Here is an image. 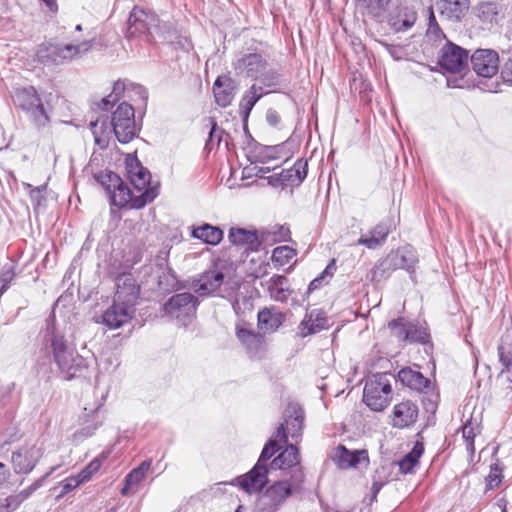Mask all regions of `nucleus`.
Listing matches in <instances>:
<instances>
[{"label": "nucleus", "instance_id": "obj_46", "mask_svg": "<svg viewBox=\"0 0 512 512\" xmlns=\"http://www.w3.org/2000/svg\"><path fill=\"white\" fill-rule=\"evenodd\" d=\"M389 328L392 331V334L400 341L407 340V333L409 324L404 323L402 318L393 320L389 323Z\"/></svg>", "mask_w": 512, "mask_h": 512}, {"label": "nucleus", "instance_id": "obj_30", "mask_svg": "<svg viewBox=\"0 0 512 512\" xmlns=\"http://www.w3.org/2000/svg\"><path fill=\"white\" fill-rule=\"evenodd\" d=\"M334 460L341 469L356 467L362 461H367V453L364 450L350 451L344 446H338Z\"/></svg>", "mask_w": 512, "mask_h": 512}, {"label": "nucleus", "instance_id": "obj_11", "mask_svg": "<svg viewBox=\"0 0 512 512\" xmlns=\"http://www.w3.org/2000/svg\"><path fill=\"white\" fill-rule=\"evenodd\" d=\"M468 51L462 47L447 42L440 50L439 65L450 73H460L468 63Z\"/></svg>", "mask_w": 512, "mask_h": 512}, {"label": "nucleus", "instance_id": "obj_12", "mask_svg": "<svg viewBox=\"0 0 512 512\" xmlns=\"http://www.w3.org/2000/svg\"><path fill=\"white\" fill-rule=\"evenodd\" d=\"M473 70L477 75L491 78L498 72L499 56L491 49H479L471 56Z\"/></svg>", "mask_w": 512, "mask_h": 512}, {"label": "nucleus", "instance_id": "obj_23", "mask_svg": "<svg viewBox=\"0 0 512 512\" xmlns=\"http://www.w3.org/2000/svg\"><path fill=\"white\" fill-rule=\"evenodd\" d=\"M326 328H328V320L325 313L322 310L314 309L307 312L304 319L300 322L298 334L304 338Z\"/></svg>", "mask_w": 512, "mask_h": 512}, {"label": "nucleus", "instance_id": "obj_45", "mask_svg": "<svg viewBox=\"0 0 512 512\" xmlns=\"http://www.w3.org/2000/svg\"><path fill=\"white\" fill-rule=\"evenodd\" d=\"M102 423H103V418L101 420L94 421L91 424L85 425L84 427H82L81 429H79L73 433V435H72L73 441L76 443H80L83 440L91 437L92 435H94L96 430L102 425Z\"/></svg>", "mask_w": 512, "mask_h": 512}, {"label": "nucleus", "instance_id": "obj_17", "mask_svg": "<svg viewBox=\"0 0 512 512\" xmlns=\"http://www.w3.org/2000/svg\"><path fill=\"white\" fill-rule=\"evenodd\" d=\"M396 224L393 219L386 218L378 223L368 234L362 235L357 243L368 249H376L382 246L388 235L395 229Z\"/></svg>", "mask_w": 512, "mask_h": 512}, {"label": "nucleus", "instance_id": "obj_6", "mask_svg": "<svg viewBox=\"0 0 512 512\" xmlns=\"http://www.w3.org/2000/svg\"><path fill=\"white\" fill-rule=\"evenodd\" d=\"M13 102L16 107L26 113L36 127L42 128L49 124V111L34 87L16 89Z\"/></svg>", "mask_w": 512, "mask_h": 512}, {"label": "nucleus", "instance_id": "obj_49", "mask_svg": "<svg viewBox=\"0 0 512 512\" xmlns=\"http://www.w3.org/2000/svg\"><path fill=\"white\" fill-rule=\"evenodd\" d=\"M257 79L266 87H275L280 83V75L267 67Z\"/></svg>", "mask_w": 512, "mask_h": 512}, {"label": "nucleus", "instance_id": "obj_48", "mask_svg": "<svg viewBox=\"0 0 512 512\" xmlns=\"http://www.w3.org/2000/svg\"><path fill=\"white\" fill-rule=\"evenodd\" d=\"M222 133L223 131L218 128L217 123L214 121V119H211V129L209 132V137L206 142L205 148L208 150H212L215 145L218 146L221 142Z\"/></svg>", "mask_w": 512, "mask_h": 512}, {"label": "nucleus", "instance_id": "obj_39", "mask_svg": "<svg viewBox=\"0 0 512 512\" xmlns=\"http://www.w3.org/2000/svg\"><path fill=\"white\" fill-rule=\"evenodd\" d=\"M267 92L263 90L262 86L252 85L249 90H247L240 102V109L243 113L248 115L253 109L254 105L257 101L265 95Z\"/></svg>", "mask_w": 512, "mask_h": 512}, {"label": "nucleus", "instance_id": "obj_18", "mask_svg": "<svg viewBox=\"0 0 512 512\" xmlns=\"http://www.w3.org/2000/svg\"><path fill=\"white\" fill-rule=\"evenodd\" d=\"M224 282V273L217 266L203 272L196 280L193 281V287L200 295H210L214 293Z\"/></svg>", "mask_w": 512, "mask_h": 512}, {"label": "nucleus", "instance_id": "obj_25", "mask_svg": "<svg viewBox=\"0 0 512 512\" xmlns=\"http://www.w3.org/2000/svg\"><path fill=\"white\" fill-rule=\"evenodd\" d=\"M418 407L412 401L406 400L397 405L393 409V426L405 428L417 420Z\"/></svg>", "mask_w": 512, "mask_h": 512}, {"label": "nucleus", "instance_id": "obj_31", "mask_svg": "<svg viewBox=\"0 0 512 512\" xmlns=\"http://www.w3.org/2000/svg\"><path fill=\"white\" fill-rule=\"evenodd\" d=\"M300 464V455L297 447L293 444L288 445L276 458L271 462L272 469H288Z\"/></svg>", "mask_w": 512, "mask_h": 512}, {"label": "nucleus", "instance_id": "obj_16", "mask_svg": "<svg viewBox=\"0 0 512 512\" xmlns=\"http://www.w3.org/2000/svg\"><path fill=\"white\" fill-rule=\"evenodd\" d=\"M417 262L415 251L407 246L390 253L385 260L380 262V266H385L391 270L405 269L413 273Z\"/></svg>", "mask_w": 512, "mask_h": 512}, {"label": "nucleus", "instance_id": "obj_24", "mask_svg": "<svg viewBox=\"0 0 512 512\" xmlns=\"http://www.w3.org/2000/svg\"><path fill=\"white\" fill-rule=\"evenodd\" d=\"M285 432L287 437L290 436L296 443L302 435L304 412L296 404H291L285 411Z\"/></svg>", "mask_w": 512, "mask_h": 512}, {"label": "nucleus", "instance_id": "obj_60", "mask_svg": "<svg viewBox=\"0 0 512 512\" xmlns=\"http://www.w3.org/2000/svg\"><path fill=\"white\" fill-rule=\"evenodd\" d=\"M119 100L120 99H117L114 95L109 94L102 99L100 107L103 110H109Z\"/></svg>", "mask_w": 512, "mask_h": 512}, {"label": "nucleus", "instance_id": "obj_21", "mask_svg": "<svg viewBox=\"0 0 512 512\" xmlns=\"http://www.w3.org/2000/svg\"><path fill=\"white\" fill-rule=\"evenodd\" d=\"M266 67L267 62L257 53L244 55L234 63V68L238 74L254 79L260 77Z\"/></svg>", "mask_w": 512, "mask_h": 512}, {"label": "nucleus", "instance_id": "obj_33", "mask_svg": "<svg viewBox=\"0 0 512 512\" xmlns=\"http://www.w3.org/2000/svg\"><path fill=\"white\" fill-rule=\"evenodd\" d=\"M213 93L218 105L226 107L234 98L231 80L227 77H218L213 85Z\"/></svg>", "mask_w": 512, "mask_h": 512}, {"label": "nucleus", "instance_id": "obj_15", "mask_svg": "<svg viewBox=\"0 0 512 512\" xmlns=\"http://www.w3.org/2000/svg\"><path fill=\"white\" fill-rule=\"evenodd\" d=\"M126 170L131 184L134 187L135 192L138 194L149 189L151 174L142 166L140 161L132 155H128L125 160Z\"/></svg>", "mask_w": 512, "mask_h": 512}, {"label": "nucleus", "instance_id": "obj_26", "mask_svg": "<svg viewBox=\"0 0 512 512\" xmlns=\"http://www.w3.org/2000/svg\"><path fill=\"white\" fill-rule=\"evenodd\" d=\"M229 241L246 251H256L260 245L257 232L244 228H231L228 234Z\"/></svg>", "mask_w": 512, "mask_h": 512}, {"label": "nucleus", "instance_id": "obj_32", "mask_svg": "<svg viewBox=\"0 0 512 512\" xmlns=\"http://www.w3.org/2000/svg\"><path fill=\"white\" fill-rule=\"evenodd\" d=\"M398 378L405 386L417 391H423L430 384V381L421 372L411 368L401 369Z\"/></svg>", "mask_w": 512, "mask_h": 512}, {"label": "nucleus", "instance_id": "obj_38", "mask_svg": "<svg viewBox=\"0 0 512 512\" xmlns=\"http://www.w3.org/2000/svg\"><path fill=\"white\" fill-rule=\"evenodd\" d=\"M359 7L372 18H380L387 10L391 0H356Z\"/></svg>", "mask_w": 512, "mask_h": 512}, {"label": "nucleus", "instance_id": "obj_55", "mask_svg": "<svg viewBox=\"0 0 512 512\" xmlns=\"http://www.w3.org/2000/svg\"><path fill=\"white\" fill-rule=\"evenodd\" d=\"M27 187L30 188V197L33 202H35L37 205L40 204L42 199V192L46 189L45 185L35 187L33 188L32 185L27 184Z\"/></svg>", "mask_w": 512, "mask_h": 512}, {"label": "nucleus", "instance_id": "obj_13", "mask_svg": "<svg viewBox=\"0 0 512 512\" xmlns=\"http://www.w3.org/2000/svg\"><path fill=\"white\" fill-rule=\"evenodd\" d=\"M42 456V449L36 443L26 444L12 454L15 472L30 473Z\"/></svg>", "mask_w": 512, "mask_h": 512}, {"label": "nucleus", "instance_id": "obj_54", "mask_svg": "<svg viewBox=\"0 0 512 512\" xmlns=\"http://www.w3.org/2000/svg\"><path fill=\"white\" fill-rule=\"evenodd\" d=\"M486 480L488 488L492 489L498 486L501 482L500 470L498 468H492Z\"/></svg>", "mask_w": 512, "mask_h": 512}, {"label": "nucleus", "instance_id": "obj_5", "mask_svg": "<svg viewBox=\"0 0 512 512\" xmlns=\"http://www.w3.org/2000/svg\"><path fill=\"white\" fill-rule=\"evenodd\" d=\"M170 32L171 26L166 23L161 25L153 12L135 7L129 15L126 31L129 38L145 37L147 41H151L155 36H160L166 40L169 39Z\"/></svg>", "mask_w": 512, "mask_h": 512}, {"label": "nucleus", "instance_id": "obj_41", "mask_svg": "<svg viewBox=\"0 0 512 512\" xmlns=\"http://www.w3.org/2000/svg\"><path fill=\"white\" fill-rule=\"evenodd\" d=\"M477 16L484 23H493L497 21L499 14L498 6L493 2L481 3L477 7Z\"/></svg>", "mask_w": 512, "mask_h": 512}, {"label": "nucleus", "instance_id": "obj_2", "mask_svg": "<svg viewBox=\"0 0 512 512\" xmlns=\"http://www.w3.org/2000/svg\"><path fill=\"white\" fill-rule=\"evenodd\" d=\"M287 442L284 425L280 424L273 436L265 444L255 466L236 481L247 493L259 492L268 482V468L266 462L279 450L280 443Z\"/></svg>", "mask_w": 512, "mask_h": 512}, {"label": "nucleus", "instance_id": "obj_58", "mask_svg": "<svg viewBox=\"0 0 512 512\" xmlns=\"http://www.w3.org/2000/svg\"><path fill=\"white\" fill-rule=\"evenodd\" d=\"M18 494L10 496L6 499V504H1L0 507H6V510L10 512L9 509L15 510L22 502H18Z\"/></svg>", "mask_w": 512, "mask_h": 512}, {"label": "nucleus", "instance_id": "obj_63", "mask_svg": "<svg viewBox=\"0 0 512 512\" xmlns=\"http://www.w3.org/2000/svg\"><path fill=\"white\" fill-rule=\"evenodd\" d=\"M43 2H45V4L47 5V7L51 10V11H56L57 10V4L55 2V0H42Z\"/></svg>", "mask_w": 512, "mask_h": 512}, {"label": "nucleus", "instance_id": "obj_42", "mask_svg": "<svg viewBox=\"0 0 512 512\" xmlns=\"http://www.w3.org/2000/svg\"><path fill=\"white\" fill-rule=\"evenodd\" d=\"M151 467V460L143 461L138 467L131 470L125 477L128 485L135 486L139 484L145 477Z\"/></svg>", "mask_w": 512, "mask_h": 512}, {"label": "nucleus", "instance_id": "obj_51", "mask_svg": "<svg viewBox=\"0 0 512 512\" xmlns=\"http://www.w3.org/2000/svg\"><path fill=\"white\" fill-rule=\"evenodd\" d=\"M101 460L99 458L93 459L85 468L79 472V477L83 482L90 480L92 475L96 473L101 467Z\"/></svg>", "mask_w": 512, "mask_h": 512}, {"label": "nucleus", "instance_id": "obj_53", "mask_svg": "<svg viewBox=\"0 0 512 512\" xmlns=\"http://www.w3.org/2000/svg\"><path fill=\"white\" fill-rule=\"evenodd\" d=\"M260 162H267L276 159V148L275 147H262L258 155Z\"/></svg>", "mask_w": 512, "mask_h": 512}, {"label": "nucleus", "instance_id": "obj_10", "mask_svg": "<svg viewBox=\"0 0 512 512\" xmlns=\"http://www.w3.org/2000/svg\"><path fill=\"white\" fill-rule=\"evenodd\" d=\"M292 479L293 484L288 481H278L271 485L264 495V499L267 500L266 505L276 510L291 495L292 488L298 489L300 487V484L304 481V473L300 467L295 471Z\"/></svg>", "mask_w": 512, "mask_h": 512}, {"label": "nucleus", "instance_id": "obj_14", "mask_svg": "<svg viewBox=\"0 0 512 512\" xmlns=\"http://www.w3.org/2000/svg\"><path fill=\"white\" fill-rule=\"evenodd\" d=\"M134 314L135 308L114 299L113 304L103 313L102 323L109 329H117L128 323Z\"/></svg>", "mask_w": 512, "mask_h": 512}, {"label": "nucleus", "instance_id": "obj_28", "mask_svg": "<svg viewBox=\"0 0 512 512\" xmlns=\"http://www.w3.org/2000/svg\"><path fill=\"white\" fill-rule=\"evenodd\" d=\"M308 172V162L304 158L298 159L289 169L280 171L282 184L284 186H299L306 178Z\"/></svg>", "mask_w": 512, "mask_h": 512}, {"label": "nucleus", "instance_id": "obj_7", "mask_svg": "<svg viewBox=\"0 0 512 512\" xmlns=\"http://www.w3.org/2000/svg\"><path fill=\"white\" fill-rule=\"evenodd\" d=\"M391 383L388 374L377 373L366 381L363 400L374 411L384 410L391 399Z\"/></svg>", "mask_w": 512, "mask_h": 512}, {"label": "nucleus", "instance_id": "obj_37", "mask_svg": "<svg viewBox=\"0 0 512 512\" xmlns=\"http://www.w3.org/2000/svg\"><path fill=\"white\" fill-rule=\"evenodd\" d=\"M424 452L423 444L416 442L413 449L398 462L399 470L403 474L412 473L419 463V458Z\"/></svg>", "mask_w": 512, "mask_h": 512}, {"label": "nucleus", "instance_id": "obj_40", "mask_svg": "<svg viewBox=\"0 0 512 512\" xmlns=\"http://www.w3.org/2000/svg\"><path fill=\"white\" fill-rule=\"evenodd\" d=\"M499 360L503 365V369L500 373V376L503 377L506 375L507 381L509 382L508 387L512 385V353L510 350L506 349L504 344H501L498 347Z\"/></svg>", "mask_w": 512, "mask_h": 512}, {"label": "nucleus", "instance_id": "obj_62", "mask_svg": "<svg viewBox=\"0 0 512 512\" xmlns=\"http://www.w3.org/2000/svg\"><path fill=\"white\" fill-rule=\"evenodd\" d=\"M9 476V468L5 464L0 463V485L5 483L8 480Z\"/></svg>", "mask_w": 512, "mask_h": 512}, {"label": "nucleus", "instance_id": "obj_57", "mask_svg": "<svg viewBox=\"0 0 512 512\" xmlns=\"http://www.w3.org/2000/svg\"><path fill=\"white\" fill-rule=\"evenodd\" d=\"M502 78L505 82L512 83V58L510 57L504 64L501 71Z\"/></svg>", "mask_w": 512, "mask_h": 512}, {"label": "nucleus", "instance_id": "obj_3", "mask_svg": "<svg viewBox=\"0 0 512 512\" xmlns=\"http://www.w3.org/2000/svg\"><path fill=\"white\" fill-rule=\"evenodd\" d=\"M50 347L54 361L65 379L70 380L80 376L87 369L86 359L78 354L63 335L53 332Z\"/></svg>", "mask_w": 512, "mask_h": 512}, {"label": "nucleus", "instance_id": "obj_50", "mask_svg": "<svg viewBox=\"0 0 512 512\" xmlns=\"http://www.w3.org/2000/svg\"><path fill=\"white\" fill-rule=\"evenodd\" d=\"M428 338V334L426 331L413 324H409L408 333H407V340L409 342H426Z\"/></svg>", "mask_w": 512, "mask_h": 512}, {"label": "nucleus", "instance_id": "obj_47", "mask_svg": "<svg viewBox=\"0 0 512 512\" xmlns=\"http://www.w3.org/2000/svg\"><path fill=\"white\" fill-rule=\"evenodd\" d=\"M56 468V466L51 467L50 470L41 479L37 480L32 485L18 493V502H23L29 498L41 486L42 481L49 477L56 470Z\"/></svg>", "mask_w": 512, "mask_h": 512}, {"label": "nucleus", "instance_id": "obj_52", "mask_svg": "<svg viewBox=\"0 0 512 512\" xmlns=\"http://www.w3.org/2000/svg\"><path fill=\"white\" fill-rule=\"evenodd\" d=\"M81 483H83V481L81 480L79 475L74 476V477L66 478L62 482V492L63 493H68L71 490L75 489L77 486H79Z\"/></svg>", "mask_w": 512, "mask_h": 512}, {"label": "nucleus", "instance_id": "obj_22", "mask_svg": "<svg viewBox=\"0 0 512 512\" xmlns=\"http://www.w3.org/2000/svg\"><path fill=\"white\" fill-rule=\"evenodd\" d=\"M435 7L442 18L450 22H458L467 13L469 0H437Z\"/></svg>", "mask_w": 512, "mask_h": 512}, {"label": "nucleus", "instance_id": "obj_8", "mask_svg": "<svg viewBox=\"0 0 512 512\" xmlns=\"http://www.w3.org/2000/svg\"><path fill=\"white\" fill-rule=\"evenodd\" d=\"M198 304V298L192 293H177L165 302L163 310L166 316L185 326L195 316Z\"/></svg>", "mask_w": 512, "mask_h": 512}, {"label": "nucleus", "instance_id": "obj_43", "mask_svg": "<svg viewBox=\"0 0 512 512\" xmlns=\"http://www.w3.org/2000/svg\"><path fill=\"white\" fill-rule=\"evenodd\" d=\"M478 429V422L473 417L467 419L462 426L463 438L466 442L467 450L471 453L474 452V438L476 436L475 430Z\"/></svg>", "mask_w": 512, "mask_h": 512}, {"label": "nucleus", "instance_id": "obj_61", "mask_svg": "<svg viewBox=\"0 0 512 512\" xmlns=\"http://www.w3.org/2000/svg\"><path fill=\"white\" fill-rule=\"evenodd\" d=\"M268 183L274 187H279V186H284L282 184V178H281V173H274L273 175L269 176L268 178Z\"/></svg>", "mask_w": 512, "mask_h": 512}, {"label": "nucleus", "instance_id": "obj_1", "mask_svg": "<svg viewBox=\"0 0 512 512\" xmlns=\"http://www.w3.org/2000/svg\"><path fill=\"white\" fill-rule=\"evenodd\" d=\"M96 180L105 188L109 194L111 204L117 207L127 205L133 209H141L146 204L151 203L159 194V186L154 185L144 192L137 194L132 191L127 184L114 172H101L96 176Z\"/></svg>", "mask_w": 512, "mask_h": 512}, {"label": "nucleus", "instance_id": "obj_4", "mask_svg": "<svg viewBox=\"0 0 512 512\" xmlns=\"http://www.w3.org/2000/svg\"><path fill=\"white\" fill-rule=\"evenodd\" d=\"M93 46L94 39L67 44L42 43L37 48L36 57L45 65H59L82 58Z\"/></svg>", "mask_w": 512, "mask_h": 512}, {"label": "nucleus", "instance_id": "obj_59", "mask_svg": "<svg viewBox=\"0 0 512 512\" xmlns=\"http://www.w3.org/2000/svg\"><path fill=\"white\" fill-rule=\"evenodd\" d=\"M125 91V83L122 81H116L113 85V90L110 93L114 95L117 99H120Z\"/></svg>", "mask_w": 512, "mask_h": 512}, {"label": "nucleus", "instance_id": "obj_19", "mask_svg": "<svg viewBox=\"0 0 512 512\" xmlns=\"http://www.w3.org/2000/svg\"><path fill=\"white\" fill-rule=\"evenodd\" d=\"M116 293L114 299L135 308L139 297V286L131 274H122L116 278Z\"/></svg>", "mask_w": 512, "mask_h": 512}, {"label": "nucleus", "instance_id": "obj_29", "mask_svg": "<svg viewBox=\"0 0 512 512\" xmlns=\"http://www.w3.org/2000/svg\"><path fill=\"white\" fill-rule=\"evenodd\" d=\"M283 313L274 308H264L258 313V328L264 333L275 332L284 322Z\"/></svg>", "mask_w": 512, "mask_h": 512}, {"label": "nucleus", "instance_id": "obj_27", "mask_svg": "<svg viewBox=\"0 0 512 512\" xmlns=\"http://www.w3.org/2000/svg\"><path fill=\"white\" fill-rule=\"evenodd\" d=\"M417 20V13L407 6L399 7L394 14H391L388 23L396 32H403L410 29Z\"/></svg>", "mask_w": 512, "mask_h": 512}, {"label": "nucleus", "instance_id": "obj_44", "mask_svg": "<svg viewBox=\"0 0 512 512\" xmlns=\"http://www.w3.org/2000/svg\"><path fill=\"white\" fill-rule=\"evenodd\" d=\"M296 256V251L289 246H278L273 250L272 261L277 266L288 264Z\"/></svg>", "mask_w": 512, "mask_h": 512}, {"label": "nucleus", "instance_id": "obj_56", "mask_svg": "<svg viewBox=\"0 0 512 512\" xmlns=\"http://www.w3.org/2000/svg\"><path fill=\"white\" fill-rule=\"evenodd\" d=\"M266 121L272 127H278L281 122L279 113L274 109H268L266 112Z\"/></svg>", "mask_w": 512, "mask_h": 512}, {"label": "nucleus", "instance_id": "obj_35", "mask_svg": "<svg viewBox=\"0 0 512 512\" xmlns=\"http://www.w3.org/2000/svg\"><path fill=\"white\" fill-rule=\"evenodd\" d=\"M267 290L272 299L280 302L286 301L289 296L287 278L282 275H274L267 281Z\"/></svg>", "mask_w": 512, "mask_h": 512}, {"label": "nucleus", "instance_id": "obj_64", "mask_svg": "<svg viewBox=\"0 0 512 512\" xmlns=\"http://www.w3.org/2000/svg\"><path fill=\"white\" fill-rule=\"evenodd\" d=\"M135 89L137 90V93L143 98V100L147 99V91L142 86L137 85Z\"/></svg>", "mask_w": 512, "mask_h": 512}, {"label": "nucleus", "instance_id": "obj_34", "mask_svg": "<svg viewBox=\"0 0 512 512\" xmlns=\"http://www.w3.org/2000/svg\"><path fill=\"white\" fill-rule=\"evenodd\" d=\"M192 236L206 244L217 245L223 239V231L219 227L203 224L193 229Z\"/></svg>", "mask_w": 512, "mask_h": 512}, {"label": "nucleus", "instance_id": "obj_9", "mask_svg": "<svg viewBox=\"0 0 512 512\" xmlns=\"http://www.w3.org/2000/svg\"><path fill=\"white\" fill-rule=\"evenodd\" d=\"M111 126L120 143L126 144L133 140L136 136L134 108L126 102L121 103L113 112Z\"/></svg>", "mask_w": 512, "mask_h": 512}, {"label": "nucleus", "instance_id": "obj_36", "mask_svg": "<svg viewBox=\"0 0 512 512\" xmlns=\"http://www.w3.org/2000/svg\"><path fill=\"white\" fill-rule=\"evenodd\" d=\"M90 129L94 136L95 144L101 149H105L113 132L112 126L109 127L106 118H98L90 123Z\"/></svg>", "mask_w": 512, "mask_h": 512}, {"label": "nucleus", "instance_id": "obj_20", "mask_svg": "<svg viewBox=\"0 0 512 512\" xmlns=\"http://www.w3.org/2000/svg\"><path fill=\"white\" fill-rule=\"evenodd\" d=\"M236 336L245 346L247 353L252 358H262L266 352V342L261 334L244 327L236 328Z\"/></svg>", "mask_w": 512, "mask_h": 512}]
</instances>
